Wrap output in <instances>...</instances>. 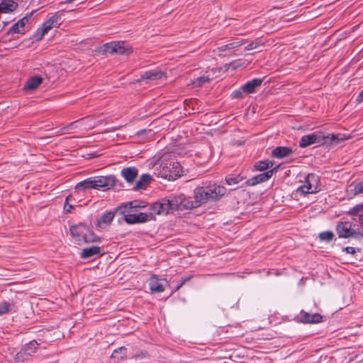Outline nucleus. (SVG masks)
I'll list each match as a JSON object with an SVG mask.
<instances>
[{
	"instance_id": "obj_1",
	"label": "nucleus",
	"mask_w": 363,
	"mask_h": 363,
	"mask_svg": "<svg viewBox=\"0 0 363 363\" xmlns=\"http://www.w3.org/2000/svg\"><path fill=\"white\" fill-rule=\"evenodd\" d=\"M226 193L223 186L211 184L206 186L198 187L194 190V201H189L179 196L172 199H162L155 202L150 207V216L168 214L182 208H194L209 201H217Z\"/></svg>"
},
{
	"instance_id": "obj_2",
	"label": "nucleus",
	"mask_w": 363,
	"mask_h": 363,
	"mask_svg": "<svg viewBox=\"0 0 363 363\" xmlns=\"http://www.w3.org/2000/svg\"><path fill=\"white\" fill-rule=\"evenodd\" d=\"M157 176L168 180H174L182 174V166L169 152H164L159 157L158 167H156Z\"/></svg>"
},
{
	"instance_id": "obj_3",
	"label": "nucleus",
	"mask_w": 363,
	"mask_h": 363,
	"mask_svg": "<svg viewBox=\"0 0 363 363\" xmlns=\"http://www.w3.org/2000/svg\"><path fill=\"white\" fill-rule=\"evenodd\" d=\"M337 139L335 134L323 135L321 132L313 133L303 136L299 141L301 147H306L313 144L329 145Z\"/></svg>"
},
{
	"instance_id": "obj_4",
	"label": "nucleus",
	"mask_w": 363,
	"mask_h": 363,
	"mask_svg": "<svg viewBox=\"0 0 363 363\" xmlns=\"http://www.w3.org/2000/svg\"><path fill=\"white\" fill-rule=\"evenodd\" d=\"M39 345V343L35 340H32L28 344H26L21 350L16 354L14 361L16 363H24L29 361L31 357L37 352Z\"/></svg>"
},
{
	"instance_id": "obj_5",
	"label": "nucleus",
	"mask_w": 363,
	"mask_h": 363,
	"mask_svg": "<svg viewBox=\"0 0 363 363\" xmlns=\"http://www.w3.org/2000/svg\"><path fill=\"white\" fill-rule=\"evenodd\" d=\"M320 190L318 177L315 174H309L306 177L304 184L297 189V192L305 195L308 194H315Z\"/></svg>"
},
{
	"instance_id": "obj_6",
	"label": "nucleus",
	"mask_w": 363,
	"mask_h": 363,
	"mask_svg": "<svg viewBox=\"0 0 363 363\" xmlns=\"http://www.w3.org/2000/svg\"><path fill=\"white\" fill-rule=\"evenodd\" d=\"M353 226H355V225L349 221L339 222L336 226L338 237L340 238H348L359 235V232L354 229Z\"/></svg>"
},
{
	"instance_id": "obj_7",
	"label": "nucleus",
	"mask_w": 363,
	"mask_h": 363,
	"mask_svg": "<svg viewBox=\"0 0 363 363\" xmlns=\"http://www.w3.org/2000/svg\"><path fill=\"white\" fill-rule=\"evenodd\" d=\"M60 17L57 14H54L49 19L45 21L43 25L40 30H38L34 35L36 40H40L44 36L45 33H47L50 29L55 27H57L60 23L59 21Z\"/></svg>"
},
{
	"instance_id": "obj_8",
	"label": "nucleus",
	"mask_w": 363,
	"mask_h": 363,
	"mask_svg": "<svg viewBox=\"0 0 363 363\" xmlns=\"http://www.w3.org/2000/svg\"><path fill=\"white\" fill-rule=\"evenodd\" d=\"M94 177V189L103 188L110 189L116 185V179L113 175L96 176Z\"/></svg>"
},
{
	"instance_id": "obj_9",
	"label": "nucleus",
	"mask_w": 363,
	"mask_h": 363,
	"mask_svg": "<svg viewBox=\"0 0 363 363\" xmlns=\"http://www.w3.org/2000/svg\"><path fill=\"white\" fill-rule=\"evenodd\" d=\"M278 167L279 166H277L265 172L252 177L246 182V184L248 186H255L269 180L273 174L277 171Z\"/></svg>"
},
{
	"instance_id": "obj_10",
	"label": "nucleus",
	"mask_w": 363,
	"mask_h": 363,
	"mask_svg": "<svg viewBox=\"0 0 363 363\" xmlns=\"http://www.w3.org/2000/svg\"><path fill=\"white\" fill-rule=\"evenodd\" d=\"M124 42L111 43L105 45V51L110 54L128 55L130 49L124 46Z\"/></svg>"
},
{
	"instance_id": "obj_11",
	"label": "nucleus",
	"mask_w": 363,
	"mask_h": 363,
	"mask_svg": "<svg viewBox=\"0 0 363 363\" xmlns=\"http://www.w3.org/2000/svg\"><path fill=\"white\" fill-rule=\"evenodd\" d=\"M300 321L303 323H319L323 321V316L318 313H310L304 311H301L299 315Z\"/></svg>"
},
{
	"instance_id": "obj_12",
	"label": "nucleus",
	"mask_w": 363,
	"mask_h": 363,
	"mask_svg": "<svg viewBox=\"0 0 363 363\" xmlns=\"http://www.w3.org/2000/svg\"><path fill=\"white\" fill-rule=\"evenodd\" d=\"M33 12L26 15L19 21H18L16 23H14L8 30V34H13V33H20L23 30L24 26L28 22L29 19L33 15Z\"/></svg>"
},
{
	"instance_id": "obj_13",
	"label": "nucleus",
	"mask_w": 363,
	"mask_h": 363,
	"mask_svg": "<svg viewBox=\"0 0 363 363\" xmlns=\"http://www.w3.org/2000/svg\"><path fill=\"white\" fill-rule=\"evenodd\" d=\"M125 221L128 224L144 223L149 220V216L145 213H128L125 216Z\"/></svg>"
},
{
	"instance_id": "obj_14",
	"label": "nucleus",
	"mask_w": 363,
	"mask_h": 363,
	"mask_svg": "<svg viewBox=\"0 0 363 363\" xmlns=\"http://www.w3.org/2000/svg\"><path fill=\"white\" fill-rule=\"evenodd\" d=\"M262 81L263 80L259 78H255L251 81H248L242 86V91L247 94L254 93L255 89L261 86Z\"/></svg>"
},
{
	"instance_id": "obj_15",
	"label": "nucleus",
	"mask_w": 363,
	"mask_h": 363,
	"mask_svg": "<svg viewBox=\"0 0 363 363\" xmlns=\"http://www.w3.org/2000/svg\"><path fill=\"white\" fill-rule=\"evenodd\" d=\"M138 174V170L135 167H129L121 170V175L128 183H132Z\"/></svg>"
},
{
	"instance_id": "obj_16",
	"label": "nucleus",
	"mask_w": 363,
	"mask_h": 363,
	"mask_svg": "<svg viewBox=\"0 0 363 363\" xmlns=\"http://www.w3.org/2000/svg\"><path fill=\"white\" fill-rule=\"evenodd\" d=\"M18 4L13 0H2L0 3V13H8L15 11Z\"/></svg>"
},
{
	"instance_id": "obj_17",
	"label": "nucleus",
	"mask_w": 363,
	"mask_h": 363,
	"mask_svg": "<svg viewBox=\"0 0 363 363\" xmlns=\"http://www.w3.org/2000/svg\"><path fill=\"white\" fill-rule=\"evenodd\" d=\"M293 152L291 148L284 146H279L272 151V156L276 158H283L290 155Z\"/></svg>"
},
{
	"instance_id": "obj_18",
	"label": "nucleus",
	"mask_w": 363,
	"mask_h": 363,
	"mask_svg": "<svg viewBox=\"0 0 363 363\" xmlns=\"http://www.w3.org/2000/svg\"><path fill=\"white\" fill-rule=\"evenodd\" d=\"M152 180V176L149 174H143L140 176V179L136 182L133 189L137 191L139 189H145L147 185Z\"/></svg>"
},
{
	"instance_id": "obj_19",
	"label": "nucleus",
	"mask_w": 363,
	"mask_h": 363,
	"mask_svg": "<svg viewBox=\"0 0 363 363\" xmlns=\"http://www.w3.org/2000/svg\"><path fill=\"white\" fill-rule=\"evenodd\" d=\"M115 216V213L113 211H108L104 213L100 218L97 220V226L99 228H104L109 225L113 218Z\"/></svg>"
},
{
	"instance_id": "obj_20",
	"label": "nucleus",
	"mask_w": 363,
	"mask_h": 363,
	"mask_svg": "<svg viewBox=\"0 0 363 363\" xmlns=\"http://www.w3.org/2000/svg\"><path fill=\"white\" fill-rule=\"evenodd\" d=\"M101 247L99 246L93 245L90 247L84 248L81 252V258L88 259L92 257L100 255Z\"/></svg>"
},
{
	"instance_id": "obj_21",
	"label": "nucleus",
	"mask_w": 363,
	"mask_h": 363,
	"mask_svg": "<svg viewBox=\"0 0 363 363\" xmlns=\"http://www.w3.org/2000/svg\"><path fill=\"white\" fill-rule=\"evenodd\" d=\"M86 189H94L93 177L79 182L75 186V190L77 191H84Z\"/></svg>"
},
{
	"instance_id": "obj_22",
	"label": "nucleus",
	"mask_w": 363,
	"mask_h": 363,
	"mask_svg": "<svg viewBox=\"0 0 363 363\" xmlns=\"http://www.w3.org/2000/svg\"><path fill=\"white\" fill-rule=\"evenodd\" d=\"M163 77H164V72L158 69H152L145 72L141 77L143 79L157 80L162 79Z\"/></svg>"
},
{
	"instance_id": "obj_23",
	"label": "nucleus",
	"mask_w": 363,
	"mask_h": 363,
	"mask_svg": "<svg viewBox=\"0 0 363 363\" xmlns=\"http://www.w3.org/2000/svg\"><path fill=\"white\" fill-rule=\"evenodd\" d=\"M89 230V227L84 224H79L70 228V233L73 237L84 238V233Z\"/></svg>"
},
{
	"instance_id": "obj_24",
	"label": "nucleus",
	"mask_w": 363,
	"mask_h": 363,
	"mask_svg": "<svg viewBox=\"0 0 363 363\" xmlns=\"http://www.w3.org/2000/svg\"><path fill=\"white\" fill-rule=\"evenodd\" d=\"M43 79L39 76L30 78L24 85V89L32 90L36 89L41 83Z\"/></svg>"
},
{
	"instance_id": "obj_25",
	"label": "nucleus",
	"mask_w": 363,
	"mask_h": 363,
	"mask_svg": "<svg viewBox=\"0 0 363 363\" xmlns=\"http://www.w3.org/2000/svg\"><path fill=\"white\" fill-rule=\"evenodd\" d=\"M150 289L151 291L157 293L162 292L164 290V286L159 282L158 279L155 275L150 277Z\"/></svg>"
},
{
	"instance_id": "obj_26",
	"label": "nucleus",
	"mask_w": 363,
	"mask_h": 363,
	"mask_svg": "<svg viewBox=\"0 0 363 363\" xmlns=\"http://www.w3.org/2000/svg\"><path fill=\"white\" fill-rule=\"evenodd\" d=\"M347 213L350 216L357 217L358 222L363 223V207L362 203L357 204L352 208Z\"/></svg>"
},
{
	"instance_id": "obj_27",
	"label": "nucleus",
	"mask_w": 363,
	"mask_h": 363,
	"mask_svg": "<svg viewBox=\"0 0 363 363\" xmlns=\"http://www.w3.org/2000/svg\"><path fill=\"white\" fill-rule=\"evenodd\" d=\"M243 43H245L244 40L233 41V42H231V43H230L228 44L220 46V47L218 48V49L220 51H225L226 50H230V49H233V48H236L238 47H240Z\"/></svg>"
},
{
	"instance_id": "obj_28",
	"label": "nucleus",
	"mask_w": 363,
	"mask_h": 363,
	"mask_svg": "<svg viewBox=\"0 0 363 363\" xmlns=\"http://www.w3.org/2000/svg\"><path fill=\"white\" fill-rule=\"evenodd\" d=\"M126 356V349L124 347H119L113 351L111 357L113 359H123Z\"/></svg>"
},
{
	"instance_id": "obj_29",
	"label": "nucleus",
	"mask_w": 363,
	"mask_h": 363,
	"mask_svg": "<svg viewBox=\"0 0 363 363\" xmlns=\"http://www.w3.org/2000/svg\"><path fill=\"white\" fill-rule=\"evenodd\" d=\"M273 165H274V162L265 160V161H259V162H257L256 164L255 165V167L256 169L258 171H264L269 168L272 167Z\"/></svg>"
},
{
	"instance_id": "obj_30",
	"label": "nucleus",
	"mask_w": 363,
	"mask_h": 363,
	"mask_svg": "<svg viewBox=\"0 0 363 363\" xmlns=\"http://www.w3.org/2000/svg\"><path fill=\"white\" fill-rule=\"evenodd\" d=\"M83 240L86 242H94L99 241V238L89 228V230L84 233Z\"/></svg>"
},
{
	"instance_id": "obj_31",
	"label": "nucleus",
	"mask_w": 363,
	"mask_h": 363,
	"mask_svg": "<svg viewBox=\"0 0 363 363\" xmlns=\"http://www.w3.org/2000/svg\"><path fill=\"white\" fill-rule=\"evenodd\" d=\"M89 119L90 118L75 121L69 123L67 126L63 127L62 130H66L78 128L79 127H80L79 123H82V122H86V121H89Z\"/></svg>"
},
{
	"instance_id": "obj_32",
	"label": "nucleus",
	"mask_w": 363,
	"mask_h": 363,
	"mask_svg": "<svg viewBox=\"0 0 363 363\" xmlns=\"http://www.w3.org/2000/svg\"><path fill=\"white\" fill-rule=\"evenodd\" d=\"M334 233L332 231H325L319 234V238L322 241L330 242L333 240Z\"/></svg>"
},
{
	"instance_id": "obj_33",
	"label": "nucleus",
	"mask_w": 363,
	"mask_h": 363,
	"mask_svg": "<svg viewBox=\"0 0 363 363\" xmlns=\"http://www.w3.org/2000/svg\"><path fill=\"white\" fill-rule=\"evenodd\" d=\"M350 186L353 187L352 191L354 195L363 194V180L355 184H352Z\"/></svg>"
},
{
	"instance_id": "obj_34",
	"label": "nucleus",
	"mask_w": 363,
	"mask_h": 363,
	"mask_svg": "<svg viewBox=\"0 0 363 363\" xmlns=\"http://www.w3.org/2000/svg\"><path fill=\"white\" fill-rule=\"evenodd\" d=\"M129 206L130 208H141L145 207V204L143 201H133L128 202L125 204V206Z\"/></svg>"
},
{
	"instance_id": "obj_35",
	"label": "nucleus",
	"mask_w": 363,
	"mask_h": 363,
	"mask_svg": "<svg viewBox=\"0 0 363 363\" xmlns=\"http://www.w3.org/2000/svg\"><path fill=\"white\" fill-rule=\"evenodd\" d=\"M12 305L6 301L0 303V315L5 314L11 310Z\"/></svg>"
},
{
	"instance_id": "obj_36",
	"label": "nucleus",
	"mask_w": 363,
	"mask_h": 363,
	"mask_svg": "<svg viewBox=\"0 0 363 363\" xmlns=\"http://www.w3.org/2000/svg\"><path fill=\"white\" fill-rule=\"evenodd\" d=\"M87 118H90V119L89 121H86V122H82V123H79L80 127L83 126V127H84L85 129L93 128L96 125L91 123V121L93 118L91 116L86 117V118H82L81 120H84V119H87Z\"/></svg>"
},
{
	"instance_id": "obj_37",
	"label": "nucleus",
	"mask_w": 363,
	"mask_h": 363,
	"mask_svg": "<svg viewBox=\"0 0 363 363\" xmlns=\"http://www.w3.org/2000/svg\"><path fill=\"white\" fill-rule=\"evenodd\" d=\"M209 77L207 76H202L201 77L197 78L194 84L195 86H201L204 83L208 82L209 81Z\"/></svg>"
},
{
	"instance_id": "obj_38",
	"label": "nucleus",
	"mask_w": 363,
	"mask_h": 363,
	"mask_svg": "<svg viewBox=\"0 0 363 363\" xmlns=\"http://www.w3.org/2000/svg\"><path fill=\"white\" fill-rule=\"evenodd\" d=\"M264 44L261 41H254L250 43L249 45H247L245 48V50H251L254 49H257L260 46L263 45Z\"/></svg>"
},
{
	"instance_id": "obj_39",
	"label": "nucleus",
	"mask_w": 363,
	"mask_h": 363,
	"mask_svg": "<svg viewBox=\"0 0 363 363\" xmlns=\"http://www.w3.org/2000/svg\"><path fill=\"white\" fill-rule=\"evenodd\" d=\"M241 180L242 179L240 177V176L229 177L225 178V182L228 185L238 184Z\"/></svg>"
},
{
	"instance_id": "obj_40",
	"label": "nucleus",
	"mask_w": 363,
	"mask_h": 363,
	"mask_svg": "<svg viewBox=\"0 0 363 363\" xmlns=\"http://www.w3.org/2000/svg\"><path fill=\"white\" fill-rule=\"evenodd\" d=\"M244 91H242V87L240 89L235 90L231 94V96L233 99H241L242 98V93Z\"/></svg>"
},
{
	"instance_id": "obj_41",
	"label": "nucleus",
	"mask_w": 363,
	"mask_h": 363,
	"mask_svg": "<svg viewBox=\"0 0 363 363\" xmlns=\"http://www.w3.org/2000/svg\"><path fill=\"white\" fill-rule=\"evenodd\" d=\"M191 277L183 278L182 279L181 283L174 289V291H178L186 281H189L191 279Z\"/></svg>"
},
{
	"instance_id": "obj_42",
	"label": "nucleus",
	"mask_w": 363,
	"mask_h": 363,
	"mask_svg": "<svg viewBox=\"0 0 363 363\" xmlns=\"http://www.w3.org/2000/svg\"><path fill=\"white\" fill-rule=\"evenodd\" d=\"M343 250L347 254L354 255L356 253V250L353 247H346L343 249Z\"/></svg>"
},
{
	"instance_id": "obj_43",
	"label": "nucleus",
	"mask_w": 363,
	"mask_h": 363,
	"mask_svg": "<svg viewBox=\"0 0 363 363\" xmlns=\"http://www.w3.org/2000/svg\"><path fill=\"white\" fill-rule=\"evenodd\" d=\"M356 100L358 103H361L363 101V90L359 94Z\"/></svg>"
},
{
	"instance_id": "obj_44",
	"label": "nucleus",
	"mask_w": 363,
	"mask_h": 363,
	"mask_svg": "<svg viewBox=\"0 0 363 363\" xmlns=\"http://www.w3.org/2000/svg\"><path fill=\"white\" fill-rule=\"evenodd\" d=\"M72 208V206L71 205H67V203H65L64 206L65 210L67 212H69Z\"/></svg>"
},
{
	"instance_id": "obj_45",
	"label": "nucleus",
	"mask_w": 363,
	"mask_h": 363,
	"mask_svg": "<svg viewBox=\"0 0 363 363\" xmlns=\"http://www.w3.org/2000/svg\"><path fill=\"white\" fill-rule=\"evenodd\" d=\"M73 1L74 0H67V2L69 4V3H72Z\"/></svg>"
},
{
	"instance_id": "obj_46",
	"label": "nucleus",
	"mask_w": 363,
	"mask_h": 363,
	"mask_svg": "<svg viewBox=\"0 0 363 363\" xmlns=\"http://www.w3.org/2000/svg\"><path fill=\"white\" fill-rule=\"evenodd\" d=\"M360 223L363 225V223Z\"/></svg>"
}]
</instances>
